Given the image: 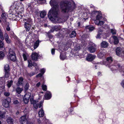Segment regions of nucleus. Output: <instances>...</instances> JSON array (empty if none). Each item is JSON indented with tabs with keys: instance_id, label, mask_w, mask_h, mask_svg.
I'll return each mask as SVG.
<instances>
[{
	"instance_id": "nucleus-1",
	"label": "nucleus",
	"mask_w": 124,
	"mask_h": 124,
	"mask_svg": "<svg viewBox=\"0 0 124 124\" xmlns=\"http://www.w3.org/2000/svg\"><path fill=\"white\" fill-rule=\"evenodd\" d=\"M50 4L53 7L48 13V17L53 22L60 23L62 22L61 19L58 16V7L57 0H51Z\"/></svg>"
},
{
	"instance_id": "nucleus-2",
	"label": "nucleus",
	"mask_w": 124,
	"mask_h": 124,
	"mask_svg": "<svg viewBox=\"0 0 124 124\" xmlns=\"http://www.w3.org/2000/svg\"><path fill=\"white\" fill-rule=\"evenodd\" d=\"M74 3L72 0L62 2L61 3V7L62 12L65 13L67 12L71 7L74 6Z\"/></svg>"
},
{
	"instance_id": "nucleus-3",
	"label": "nucleus",
	"mask_w": 124,
	"mask_h": 124,
	"mask_svg": "<svg viewBox=\"0 0 124 124\" xmlns=\"http://www.w3.org/2000/svg\"><path fill=\"white\" fill-rule=\"evenodd\" d=\"M13 5L16 11L17 12H20L21 13L23 10V5L17 1L14 2Z\"/></svg>"
},
{
	"instance_id": "nucleus-4",
	"label": "nucleus",
	"mask_w": 124,
	"mask_h": 124,
	"mask_svg": "<svg viewBox=\"0 0 124 124\" xmlns=\"http://www.w3.org/2000/svg\"><path fill=\"white\" fill-rule=\"evenodd\" d=\"M30 101L31 103L33 104L34 108L36 109L38 107L40 108L42 106L43 101H41L39 103L38 101L34 100L32 98L30 99Z\"/></svg>"
},
{
	"instance_id": "nucleus-5",
	"label": "nucleus",
	"mask_w": 124,
	"mask_h": 124,
	"mask_svg": "<svg viewBox=\"0 0 124 124\" xmlns=\"http://www.w3.org/2000/svg\"><path fill=\"white\" fill-rule=\"evenodd\" d=\"M8 56L11 61H15L16 60V54L14 50L11 48L9 49Z\"/></svg>"
},
{
	"instance_id": "nucleus-6",
	"label": "nucleus",
	"mask_w": 124,
	"mask_h": 124,
	"mask_svg": "<svg viewBox=\"0 0 124 124\" xmlns=\"http://www.w3.org/2000/svg\"><path fill=\"white\" fill-rule=\"evenodd\" d=\"M116 55L120 57L124 56V50L120 47H117L116 50Z\"/></svg>"
},
{
	"instance_id": "nucleus-7",
	"label": "nucleus",
	"mask_w": 124,
	"mask_h": 124,
	"mask_svg": "<svg viewBox=\"0 0 124 124\" xmlns=\"http://www.w3.org/2000/svg\"><path fill=\"white\" fill-rule=\"evenodd\" d=\"M89 44L90 45L88 47V50L91 53L94 52L96 50V46L92 42H90Z\"/></svg>"
},
{
	"instance_id": "nucleus-8",
	"label": "nucleus",
	"mask_w": 124,
	"mask_h": 124,
	"mask_svg": "<svg viewBox=\"0 0 124 124\" xmlns=\"http://www.w3.org/2000/svg\"><path fill=\"white\" fill-rule=\"evenodd\" d=\"M115 66L113 67V68L116 70V69H115V67L116 66V67H118V69L119 70L122 76L124 78V67H121L120 65L118 64H115Z\"/></svg>"
},
{
	"instance_id": "nucleus-9",
	"label": "nucleus",
	"mask_w": 124,
	"mask_h": 124,
	"mask_svg": "<svg viewBox=\"0 0 124 124\" xmlns=\"http://www.w3.org/2000/svg\"><path fill=\"white\" fill-rule=\"evenodd\" d=\"M11 99L9 98H7L3 100L2 105L5 107L7 108L8 107L9 103Z\"/></svg>"
},
{
	"instance_id": "nucleus-10",
	"label": "nucleus",
	"mask_w": 124,
	"mask_h": 124,
	"mask_svg": "<svg viewBox=\"0 0 124 124\" xmlns=\"http://www.w3.org/2000/svg\"><path fill=\"white\" fill-rule=\"evenodd\" d=\"M28 67L31 68L32 66H34L35 67L36 70H39L38 67L37 66V64L35 63H31V60H28Z\"/></svg>"
},
{
	"instance_id": "nucleus-11",
	"label": "nucleus",
	"mask_w": 124,
	"mask_h": 124,
	"mask_svg": "<svg viewBox=\"0 0 124 124\" xmlns=\"http://www.w3.org/2000/svg\"><path fill=\"white\" fill-rule=\"evenodd\" d=\"M95 57V55L90 54L87 55L86 59L88 61H91L94 59Z\"/></svg>"
},
{
	"instance_id": "nucleus-12",
	"label": "nucleus",
	"mask_w": 124,
	"mask_h": 124,
	"mask_svg": "<svg viewBox=\"0 0 124 124\" xmlns=\"http://www.w3.org/2000/svg\"><path fill=\"white\" fill-rule=\"evenodd\" d=\"M23 79L22 77L19 78L18 79V82L16 84L17 86H19L20 85H23Z\"/></svg>"
},
{
	"instance_id": "nucleus-13",
	"label": "nucleus",
	"mask_w": 124,
	"mask_h": 124,
	"mask_svg": "<svg viewBox=\"0 0 124 124\" xmlns=\"http://www.w3.org/2000/svg\"><path fill=\"white\" fill-rule=\"evenodd\" d=\"M38 55L35 52L33 53L31 56V58L33 60L36 61L38 57Z\"/></svg>"
},
{
	"instance_id": "nucleus-14",
	"label": "nucleus",
	"mask_w": 124,
	"mask_h": 124,
	"mask_svg": "<svg viewBox=\"0 0 124 124\" xmlns=\"http://www.w3.org/2000/svg\"><path fill=\"white\" fill-rule=\"evenodd\" d=\"M20 122L21 124L23 123L24 122H26V124L27 123V119L25 116H22L20 119Z\"/></svg>"
},
{
	"instance_id": "nucleus-15",
	"label": "nucleus",
	"mask_w": 124,
	"mask_h": 124,
	"mask_svg": "<svg viewBox=\"0 0 124 124\" xmlns=\"http://www.w3.org/2000/svg\"><path fill=\"white\" fill-rule=\"evenodd\" d=\"M31 26V25L29 23V22L27 21L25 22L24 27L27 31H29Z\"/></svg>"
},
{
	"instance_id": "nucleus-16",
	"label": "nucleus",
	"mask_w": 124,
	"mask_h": 124,
	"mask_svg": "<svg viewBox=\"0 0 124 124\" xmlns=\"http://www.w3.org/2000/svg\"><path fill=\"white\" fill-rule=\"evenodd\" d=\"M45 98L46 100L50 99L51 97V93L50 92L47 91L45 95Z\"/></svg>"
},
{
	"instance_id": "nucleus-17",
	"label": "nucleus",
	"mask_w": 124,
	"mask_h": 124,
	"mask_svg": "<svg viewBox=\"0 0 124 124\" xmlns=\"http://www.w3.org/2000/svg\"><path fill=\"white\" fill-rule=\"evenodd\" d=\"M100 20H95V23L98 25L101 26L103 25L104 23V22L102 21H100Z\"/></svg>"
},
{
	"instance_id": "nucleus-18",
	"label": "nucleus",
	"mask_w": 124,
	"mask_h": 124,
	"mask_svg": "<svg viewBox=\"0 0 124 124\" xmlns=\"http://www.w3.org/2000/svg\"><path fill=\"white\" fill-rule=\"evenodd\" d=\"M1 19L4 22H5L6 21L7 19V16L5 13H2L1 15Z\"/></svg>"
},
{
	"instance_id": "nucleus-19",
	"label": "nucleus",
	"mask_w": 124,
	"mask_h": 124,
	"mask_svg": "<svg viewBox=\"0 0 124 124\" xmlns=\"http://www.w3.org/2000/svg\"><path fill=\"white\" fill-rule=\"evenodd\" d=\"M52 29H54V30L56 31H57L60 29V28L58 26H53L51 27V28L50 31V32H53L54 31V30H52Z\"/></svg>"
},
{
	"instance_id": "nucleus-20",
	"label": "nucleus",
	"mask_w": 124,
	"mask_h": 124,
	"mask_svg": "<svg viewBox=\"0 0 124 124\" xmlns=\"http://www.w3.org/2000/svg\"><path fill=\"white\" fill-rule=\"evenodd\" d=\"M106 60V63H107V64H108L110 63H111L113 61V59L111 57H107V58Z\"/></svg>"
},
{
	"instance_id": "nucleus-21",
	"label": "nucleus",
	"mask_w": 124,
	"mask_h": 124,
	"mask_svg": "<svg viewBox=\"0 0 124 124\" xmlns=\"http://www.w3.org/2000/svg\"><path fill=\"white\" fill-rule=\"evenodd\" d=\"M105 35V34L101 32H98L96 38H103L102 37L103 36Z\"/></svg>"
},
{
	"instance_id": "nucleus-22",
	"label": "nucleus",
	"mask_w": 124,
	"mask_h": 124,
	"mask_svg": "<svg viewBox=\"0 0 124 124\" xmlns=\"http://www.w3.org/2000/svg\"><path fill=\"white\" fill-rule=\"evenodd\" d=\"M39 117H42L44 115V112L42 108L39 111Z\"/></svg>"
},
{
	"instance_id": "nucleus-23",
	"label": "nucleus",
	"mask_w": 124,
	"mask_h": 124,
	"mask_svg": "<svg viewBox=\"0 0 124 124\" xmlns=\"http://www.w3.org/2000/svg\"><path fill=\"white\" fill-rule=\"evenodd\" d=\"M108 43L105 41H103L101 43V46L105 48L108 46Z\"/></svg>"
},
{
	"instance_id": "nucleus-24",
	"label": "nucleus",
	"mask_w": 124,
	"mask_h": 124,
	"mask_svg": "<svg viewBox=\"0 0 124 124\" xmlns=\"http://www.w3.org/2000/svg\"><path fill=\"white\" fill-rule=\"evenodd\" d=\"M102 16L101 14L100 13H97V14L96 16V19L95 20H100Z\"/></svg>"
},
{
	"instance_id": "nucleus-25",
	"label": "nucleus",
	"mask_w": 124,
	"mask_h": 124,
	"mask_svg": "<svg viewBox=\"0 0 124 124\" xmlns=\"http://www.w3.org/2000/svg\"><path fill=\"white\" fill-rule=\"evenodd\" d=\"M39 43V40H37L34 46V49H36L38 47Z\"/></svg>"
},
{
	"instance_id": "nucleus-26",
	"label": "nucleus",
	"mask_w": 124,
	"mask_h": 124,
	"mask_svg": "<svg viewBox=\"0 0 124 124\" xmlns=\"http://www.w3.org/2000/svg\"><path fill=\"white\" fill-rule=\"evenodd\" d=\"M85 29L86 30H89L90 31H92L94 29V28L93 27L91 26H87L85 27Z\"/></svg>"
},
{
	"instance_id": "nucleus-27",
	"label": "nucleus",
	"mask_w": 124,
	"mask_h": 124,
	"mask_svg": "<svg viewBox=\"0 0 124 124\" xmlns=\"http://www.w3.org/2000/svg\"><path fill=\"white\" fill-rule=\"evenodd\" d=\"M76 35V33L75 31H72L70 35V37L71 38H73Z\"/></svg>"
},
{
	"instance_id": "nucleus-28",
	"label": "nucleus",
	"mask_w": 124,
	"mask_h": 124,
	"mask_svg": "<svg viewBox=\"0 0 124 124\" xmlns=\"http://www.w3.org/2000/svg\"><path fill=\"white\" fill-rule=\"evenodd\" d=\"M5 113L0 111V119L5 117Z\"/></svg>"
},
{
	"instance_id": "nucleus-29",
	"label": "nucleus",
	"mask_w": 124,
	"mask_h": 124,
	"mask_svg": "<svg viewBox=\"0 0 124 124\" xmlns=\"http://www.w3.org/2000/svg\"><path fill=\"white\" fill-rule=\"evenodd\" d=\"M4 70L5 71H9V65L7 64L4 67Z\"/></svg>"
},
{
	"instance_id": "nucleus-30",
	"label": "nucleus",
	"mask_w": 124,
	"mask_h": 124,
	"mask_svg": "<svg viewBox=\"0 0 124 124\" xmlns=\"http://www.w3.org/2000/svg\"><path fill=\"white\" fill-rule=\"evenodd\" d=\"M5 56L4 52L2 51L0 52V60L2 59Z\"/></svg>"
},
{
	"instance_id": "nucleus-31",
	"label": "nucleus",
	"mask_w": 124,
	"mask_h": 124,
	"mask_svg": "<svg viewBox=\"0 0 124 124\" xmlns=\"http://www.w3.org/2000/svg\"><path fill=\"white\" fill-rule=\"evenodd\" d=\"M46 14V12L42 11L41 12L40 16L41 18H43L45 16Z\"/></svg>"
},
{
	"instance_id": "nucleus-32",
	"label": "nucleus",
	"mask_w": 124,
	"mask_h": 124,
	"mask_svg": "<svg viewBox=\"0 0 124 124\" xmlns=\"http://www.w3.org/2000/svg\"><path fill=\"white\" fill-rule=\"evenodd\" d=\"M60 57L61 59L63 60L66 58V56L65 54H61Z\"/></svg>"
},
{
	"instance_id": "nucleus-33",
	"label": "nucleus",
	"mask_w": 124,
	"mask_h": 124,
	"mask_svg": "<svg viewBox=\"0 0 124 124\" xmlns=\"http://www.w3.org/2000/svg\"><path fill=\"white\" fill-rule=\"evenodd\" d=\"M22 90L23 89L19 87H17L16 88V92L18 94L20 93Z\"/></svg>"
},
{
	"instance_id": "nucleus-34",
	"label": "nucleus",
	"mask_w": 124,
	"mask_h": 124,
	"mask_svg": "<svg viewBox=\"0 0 124 124\" xmlns=\"http://www.w3.org/2000/svg\"><path fill=\"white\" fill-rule=\"evenodd\" d=\"M13 83V81L12 80H11L8 82V83L7 84V85L8 88L10 87L12 85Z\"/></svg>"
},
{
	"instance_id": "nucleus-35",
	"label": "nucleus",
	"mask_w": 124,
	"mask_h": 124,
	"mask_svg": "<svg viewBox=\"0 0 124 124\" xmlns=\"http://www.w3.org/2000/svg\"><path fill=\"white\" fill-rule=\"evenodd\" d=\"M31 93H29L26 94L24 95V98L29 99L31 96Z\"/></svg>"
},
{
	"instance_id": "nucleus-36",
	"label": "nucleus",
	"mask_w": 124,
	"mask_h": 124,
	"mask_svg": "<svg viewBox=\"0 0 124 124\" xmlns=\"http://www.w3.org/2000/svg\"><path fill=\"white\" fill-rule=\"evenodd\" d=\"M28 55V54L26 53H23V56L24 61H26L27 60V57Z\"/></svg>"
},
{
	"instance_id": "nucleus-37",
	"label": "nucleus",
	"mask_w": 124,
	"mask_h": 124,
	"mask_svg": "<svg viewBox=\"0 0 124 124\" xmlns=\"http://www.w3.org/2000/svg\"><path fill=\"white\" fill-rule=\"evenodd\" d=\"M42 89L44 91H46L47 90V86L45 85H44V84H43L42 85Z\"/></svg>"
},
{
	"instance_id": "nucleus-38",
	"label": "nucleus",
	"mask_w": 124,
	"mask_h": 124,
	"mask_svg": "<svg viewBox=\"0 0 124 124\" xmlns=\"http://www.w3.org/2000/svg\"><path fill=\"white\" fill-rule=\"evenodd\" d=\"M5 77L6 78H8L10 75L9 71H5Z\"/></svg>"
},
{
	"instance_id": "nucleus-39",
	"label": "nucleus",
	"mask_w": 124,
	"mask_h": 124,
	"mask_svg": "<svg viewBox=\"0 0 124 124\" xmlns=\"http://www.w3.org/2000/svg\"><path fill=\"white\" fill-rule=\"evenodd\" d=\"M114 40V42H113V43L114 44H117L119 42V41L118 40V39H113ZM111 43H112L113 42H111Z\"/></svg>"
},
{
	"instance_id": "nucleus-40",
	"label": "nucleus",
	"mask_w": 124,
	"mask_h": 124,
	"mask_svg": "<svg viewBox=\"0 0 124 124\" xmlns=\"http://www.w3.org/2000/svg\"><path fill=\"white\" fill-rule=\"evenodd\" d=\"M111 32L113 34H116V31L115 29H112L111 30Z\"/></svg>"
},
{
	"instance_id": "nucleus-41",
	"label": "nucleus",
	"mask_w": 124,
	"mask_h": 124,
	"mask_svg": "<svg viewBox=\"0 0 124 124\" xmlns=\"http://www.w3.org/2000/svg\"><path fill=\"white\" fill-rule=\"evenodd\" d=\"M29 84L28 83H27L24 86V89L25 90H28L29 87Z\"/></svg>"
},
{
	"instance_id": "nucleus-42",
	"label": "nucleus",
	"mask_w": 124,
	"mask_h": 124,
	"mask_svg": "<svg viewBox=\"0 0 124 124\" xmlns=\"http://www.w3.org/2000/svg\"><path fill=\"white\" fill-rule=\"evenodd\" d=\"M29 99L24 98L23 99L24 103L25 104H27L29 101Z\"/></svg>"
},
{
	"instance_id": "nucleus-43",
	"label": "nucleus",
	"mask_w": 124,
	"mask_h": 124,
	"mask_svg": "<svg viewBox=\"0 0 124 124\" xmlns=\"http://www.w3.org/2000/svg\"><path fill=\"white\" fill-rule=\"evenodd\" d=\"M4 44L3 41L0 40V48L3 47L4 46Z\"/></svg>"
},
{
	"instance_id": "nucleus-44",
	"label": "nucleus",
	"mask_w": 124,
	"mask_h": 124,
	"mask_svg": "<svg viewBox=\"0 0 124 124\" xmlns=\"http://www.w3.org/2000/svg\"><path fill=\"white\" fill-rule=\"evenodd\" d=\"M98 56L100 58H101L103 56V54L101 53H100L98 54Z\"/></svg>"
},
{
	"instance_id": "nucleus-45",
	"label": "nucleus",
	"mask_w": 124,
	"mask_h": 124,
	"mask_svg": "<svg viewBox=\"0 0 124 124\" xmlns=\"http://www.w3.org/2000/svg\"><path fill=\"white\" fill-rule=\"evenodd\" d=\"M45 70L43 68L40 70V72L43 75L45 73Z\"/></svg>"
},
{
	"instance_id": "nucleus-46",
	"label": "nucleus",
	"mask_w": 124,
	"mask_h": 124,
	"mask_svg": "<svg viewBox=\"0 0 124 124\" xmlns=\"http://www.w3.org/2000/svg\"><path fill=\"white\" fill-rule=\"evenodd\" d=\"M19 101L17 100H15L13 101V103L14 104H16L18 103Z\"/></svg>"
},
{
	"instance_id": "nucleus-47",
	"label": "nucleus",
	"mask_w": 124,
	"mask_h": 124,
	"mask_svg": "<svg viewBox=\"0 0 124 124\" xmlns=\"http://www.w3.org/2000/svg\"><path fill=\"white\" fill-rule=\"evenodd\" d=\"M10 94V93L8 92H5L4 93V95L6 96H8Z\"/></svg>"
},
{
	"instance_id": "nucleus-48",
	"label": "nucleus",
	"mask_w": 124,
	"mask_h": 124,
	"mask_svg": "<svg viewBox=\"0 0 124 124\" xmlns=\"http://www.w3.org/2000/svg\"><path fill=\"white\" fill-rule=\"evenodd\" d=\"M55 50L53 48L51 50V53L52 55H54L55 53Z\"/></svg>"
},
{
	"instance_id": "nucleus-49",
	"label": "nucleus",
	"mask_w": 124,
	"mask_h": 124,
	"mask_svg": "<svg viewBox=\"0 0 124 124\" xmlns=\"http://www.w3.org/2000/svg\"><path fill=\"white\" fill-rule=\"evenodd\" d=\"M0 36L1 39L3 38L2 33L1 31V29L0 30Z\"/></svg>"
},
{
	"instance_id": "nucleus-50",
	"label": "nucleus",
	"mask_w": 124,
	"mask_h": 124,
	"mask_svg": "<svg viewBox=\"0 0 124 124\" xmlns=\"http://www.w3.org/2000/svg\"><path fill=\"white\" fill-rule=\"evenodd\" d=\"M121 84L122 87L124 88V80H122L121 83Z\"/></svg>"
},
{
	"instance_id": "nucleus-51",
	"label": "nucleus",
	"mask_w": 124,
	"mask_h": 124,
	"mask_svg": "<svg viewBox=\"0 0 124 124\" xmlns=\"http://www.w3.org/2000/svg\"><path fill=\"white\" fill-rule=\"evenodd\" d=\"M42 75L43 74L41 73H39L36 76V77H41L42 76Z\"/></svg>"
},
{
	"instance_id": "nucleus-52",
	"label": "nucleus",
	"mask_w": 124,
	"mask_h": 124,
	"mask_svg": "<svg viewBox=\"0 0 124 124\" xmlns=\"http://www.w3.org/2000/svg\"><path fill=\"white\" fill-rule=\"evenodd\" d=\"M4 37L5 39H8V35L7 33H5L4 35Z\"/></svg>"
},
{
	"instance_id": "nucleus-53",
	"label": "nucleus",
	"mask_w": 124,
	"mask_h": 124,
	"mask_svg": "<svg viewBox=\"0 0 124 124\" xmlns=\"http://www.w3.org/2000/svg\"><path fill=\"white\" fill-rule=\"evenodd\" d=\"M6 42L8 43H10V39H5Z\"/></svg>"
},
{
	"instance_id": "nucleus-54",
	"label": "nucleus",
	"mask_w": 124,
	"mask_h": 124,
	"mask_svg": "<svg viewBox=\"0 0 124 124\" xmlns=\"http://www.w3.org/2000/svg\"><path fill=\"white\" fill-rule=\"evenodd\" d=\"M80 46H78L76 47V48L75 49L77 50H80Z\"/></svg>"
},
{
	"instance_id": "nucleus-55",
	"label": "nucleus",
	"mask_w": 124,
	"mask_h": 124,
	"mask_svg": "<svg viewBox=\"0 0 124 124\" xmlns=\"http://www.w3.org/2000/svg\"><path fill=\"white\" fill-rule=\"evenodd\" d=\"M35 73L33 72H31L30 74L29 75L31 76H32L35 74Z\"/></svg>"
},
{
	"instance_id": "nucleus-56",
	"label": "nucleus",
	"mask_w": 124,
	"mask_h": 124,
	"mask_svg": "<svg viewBox=\"0 0 124 124\" xmlns=\"http://www.w3.org/2000/svg\"><path fill=\"white\" fill-rule=\"evenodd\" d=\"M40 82H39L38 83H37L36 85V86L37 87H39L40 86Z\"/></svg>"
},
{
	"instance_id": "nucleus-57",
	"label": "nucleus",
	"mask_w": 124,
	"mask_h": 124,
	"mask_svg": "<svg viewBox=\"0 0 124 124\" xmlns=\"http://www.w3.org/2000/svg\"><path fill=\"white\" fill-rule=\"evenodd\" d=\"M48 36L49 37V38H53V36L52 35H51V34H48Z\"/></svg>"
},
{
	"instance_id": "nucleus-58",
	"label": "nucleus",
	"mask_w": 124,
	"mask_h": 124,
	"mask_svg": "<svg viewBox=\"0 0 124 124\" xmlns=\"http://www.w3.org/2000/svg\"><path fill=\"white\" fill-rule=\"evenodd\" d=\"M6 30L8 31H9L10 30V28L8 26L6 28Z\"/></svg>"
},
{
	"instance_id": "nucleus-59",
	"label": "nucleus",
	"mask_w": 124,
	"mask_h": 124,
	"mask_svg": "<svg viewBox=\"0 0 124 124\" xmlns=\"http://www.w3.org/2000/svg\"><path fill=\"white\" fill-rule=\"evenodd\" d=\"M113 39H117V37L116 36H114L113 37Z\"/></svg>"
},
{
	"instance_id": "nucleus-60",
	"label": "nucleus",
	"mask_w": 124,
	"mask_h": 124,
	"mask_svg": "<svg viewBox=\"0 0 124 124\" xmlns=\"http://www.w3.org/2000/svg\"><path fill=\"white\" fill-rule=\"evenodd\" d=\"M26 40L25 41V43L26 44V45L27 46H30V45L29 44H28L26 42Z\"/></svg>"
},
{
	"instance_id": "nucleus-61",
	"label": "nucleus",
	"mask_w": 124,
	"mask_h": 124,
	"mask_svg": "<svg viewBox=\"0 0 124 124\" xmlns=\"http://www.w3.org/2000/svg\"><path fill=\"white\" fill-rule=\"evenodd\" d=\"M23 21H26V22L27 21L28 22H29L28 21H27V19H23Z\"/></svg>"
},
{
	"instance_id": "nucleus-62",
	"label": "nucleus",
	"mask_w": 124,
	"mask_h": 124,
	"mask_svg": "<svg viewBox=\"0 0 124 124\" xmlns=\"http://www.w3.org/2000/svg\"><path fill=\"white\" fill-rule=\"evenodd\" d=\"M98 75H100L101 74V73L100 72H99L98 73Z\"/></svg>"
},
{
	"instance_id": "nucleus-63",
	"label": "nucleus",
	"mask_w": 124,
	"mask_h": 124,
	"mask_svg": "<svg viewBox=\"0 0 124 124\" xmlns=\"http://www.w3.org/2000/svg\"><path fill=\"white\" fill-rule=\"evenodd\" d=\"M38 120V122L39 123H40V120H39V119L38 120Z\"/></svg>"
},
{
	"instance_id": "nucleus-64",
	"label": "nucleus",
	"mask_w": 124,
	"mask_h": 124,
	"mask_svg": "<svg viewBox=\"0 0 124 124\" xmlns=\"http://www.w3.org/2000/svg\"><path fill=\"white\" fill-rule=\"evenodd\" d=\"M19 112L17 111V112L16 113V115H17L19 114Z\"/></svg>"
}]
</instances>
